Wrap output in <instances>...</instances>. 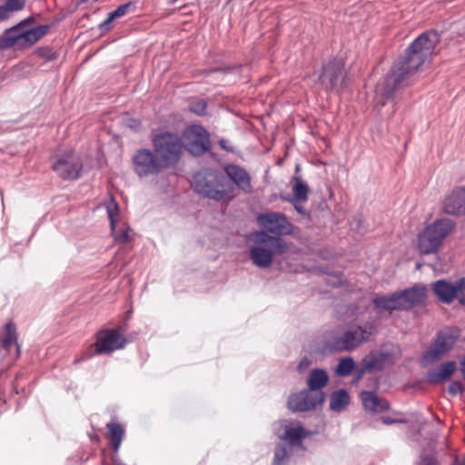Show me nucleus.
I'll return each instance as SVG.
<instances>
[{"label":"nucleus","instance_id":"72a5a7b5","mask_svg":"<svg viewBox=\"0 0 465 465\" xmlns=\"http://www.w3.org/2000/svg\"><path fill=\"white\" fill-rule=\"evenodd\" d=\"M207 103L203 99H194L189 104V111L203 116L206 114Z\"/></svg>","mask_w":465,"mask_h":465},{"label":"nucleus","instance_id":"473e14b6","mask_svg":"<svg viewBox=\"0 0 465 465\" xmlns=\"http://www.w3.org/2000/svg\"><path fill=\"white\" fill-rule=\"evenodd\" d=\"M106 209H107L108 218H109V222H110L111 232H114V230L116 228L117 218L119 216L118 205L115 202L111 201L107 204Z\"/></svg>","mask_w":465,"mask_h":465},{"label":"nucleus","instance_id":"9b49d317","mask_svg":"<svg viewBox=\"0 0 465 465\" xmlns=\"http://www.w3.org/2000/svg\"><path fill=\"white\" fill-rule=\"evenodd\" d=\"M21 354L16 325L9 321L0 329V362L16 361Z\"/></svg>","mask_w":465,"mask_h":465},{"label":"nucleus","instance_id":"aec40b11","mask_svg":"<svg viewBox=\"0 0 465 465\" xmlns=\"http://www.w3.org/2000/svg\"><path fill=\"white\" fill-rule=\"evenodd\" d=\"M398 292H395L391 295H383L372 299L371 303L378 313L384 311H402Z\"/></svg>","mask_w":465,"mask_h":465},{"label":"nucleus","instance_id":"3c124183","mask_svg":"<svg viewBox=\"0 0 465 465\" xmlns=\"http://www.w3.org/2000/svg\"><path fill=\"white\" fill-rule=\"evenodd\" d=\"M306 363H308V361H306V359H304V360L301 361L299 367L301 368L302 365H306Z\"/></svg>","mask_w":465,"mask_h":465},{"label":"nucleus","instance_id":"8fccbe9b","mask_svg":"<svg viewBox=\"0 0 465 465\" xmlns=\"http://www.w3.org/2000/svg\"><path fill=\"white\" fill-rule=\"evenodd\" d=\"M460 370H461V372H462V375H463V378L465 380V357L463 358V360L460 361Z\"/></svg>","mask_w":465,"mask_h":465},{"label":"nucleus","instance_id":"423d86ee","mask_svg":"<svg viewBox=\"0 0 465 465\" xmlns=\"http://www.w3.org/2000/svg\"><path fill=\"white\" fill-rule=\"evenodd\" d=\"M454 228V223L448 219H438L428 225L418 236V248L421 254L435 253L444 238Z\"/></svg>","mask_w":465,"mask_h":465},{"label":"nucleus","instance_id":"de8ad7c7","mask_svg":"<svg viewBox=\"0 0 465 465\" xmlns=\"http://www.w3.org/2000/svg\"><path fill=\"white\" fill-rule=\"evenodd\" d=\"M382 421L385 424H392V423H395V422H404V420H392V419H390V418H382Z\"/></svg>","mask_w":465,"mask_h":465},{"label":"nucleus","instance_id":"ddd939ff","mask_svg":"<svg viewBox=\"0 0 465 465\" xmlns=\"http://www.w3.org/2000/svg\"><path fill=\"white\" fill-rule=\"evenodd\" d=\"M323 391H314L308 388L297 393H292L288 400V407L292 411H308L316 409L323 403Z\"/></svg>","mask_w":465,"mask_h":465},{"label":"nucleus","instance_id":"c9c22d12","mask_svg":"<svg viewBox=\"0 0 465 465\" xmlns=\"http://www.w3.org/2000/svg\"><path fill=\"white\" fill-rule=\"evenodd\" d=\"M455 299L465 305V278H461L456 282Z\"/></svg>","mask_w":465,"mask_h":465},{"label":"nucleus","instance_id":"7c9ffc66","mask_svg":"<svg viewBox=\"0 0 465 465\" xmlns=\"http://www.w3.org/2000/svg\"><path fill=\"white\" fill-rule=\"evenodd\" d=\"M355 367V362L351 357L341 358L336 367V373L340 377L349 376Z\"/></svg>","mask_w":465,"mask_h":465},{"label":"nucleus","instance_id":"a211bd4d","mask_svg":"<svg viewBox=\"0 0 465 465\" xmlns=\"http://www.w3.org/2000/svg\"><path fill=\"white\" fill-rule=\"evenodd\" d=\"M402 311H407L422 303L427 297V288L423 285H414L411 288L397 292Z\"/></svg>","mask_w":465,"mask_h":465},{"label":"nucleus","instance_id":"393cba45","mask_svg":"<svg viewBox=\"0 0 465 465\" xmlns=\"http://www.w3.org/2000/svg\"><path fill=\"white\" fill-rule=\"evenodd\" d=\"M350 402L349 393L343 390H338L331 394L330 409L335 412L341 411Z\"/></svg>","mask_w":465,"mask_h":465},{"label":"nucleus","instance_id":"cd10ccee","mask_svg":"<svg viewBox=\"0 0 465 465\" xmlns=\"http://www.w3.org/2000/svg\"><path fill=\"white\" fill-rule=\"evenodd\" d=\"M454 344V339L451 335L445 331H440L434 340L432 345L439 351H442L445 354L449 352Z\"/></svg>","mask_w":465,"mask_h":465},{"label":"nucleus","instance_id":"a878e982","mask_svg":"<svg viewBox=\"0 0 465 465\" xmlns=\"http://www.w3.org/2000/svg\"><path fill=\"white\" fill-rule=\"evenodd\" d=\"M108 429V437L112 442V448L114 452L118 451L124 439V430L117 422H109L106 425Z\"/></svg>","mask_w":465,"mask_h":465},{"label":"nucleus","instance_id":"1a4fd4ad","mask_svg":"<svg viewBox=\"0 0 465 465\" xmlns=\"http://www.w3.org/2000/svg\"><path fill=\"white\" fill-rule=\"evenodd\" d=\"M183 149L194 156H201L211 149L210 134L200 124H193L183 132Z\"/></svg>","mask_w":465,"mask_h":465},{"label":"nucleus","instance_id":"79ce46f5","mask_svg":"<svg viewBox=\"0 0 465 465\" xmlns=\"http://www.w3.org/2000/svg\"><path fill=\"white\" fill-rule=\"evenodd\" d=\"M115 19L116 18L113 15V14L109 13L108 17L98 25V29L101 31V33L108 32L111 30L112 23Z\"/></svg>","mask_w":465,"mask_h":465},{"label":"nucleus","instance_id":"37998d69","mask_svg":"<svg viewBox=\"0 0 465 465\" xmlns=\"http://www.w3.org/2000/svg\"><path fill=\"white\" fill-rule=\"evenodd\" d=\"M463 390H464V388H463V384H462L461 381H453L449 385L448 391H449V393L451 396H456L458 394L462 393Z\"/></svg>","mask_w":465,"mask_h":465},{"label":"nucleus","instance_id":"6e6d98bb","mask_svg":"<svg viewBox=\"0 0 465 465\" xmlns=\"http://www.w3.org/2000/svg\"><path fill=\"white\" fill-rule=\"evenodd\" d=\"M378 104H380L381 106H384L386 104V102L385 101L378 102Z\"/></svg>","mask_w":465,"mask_h":465},{"label":"nucleus","instance_id":"6ab92c4d","mask_svg":"<svg viewBox=\"0 0 465 465\" xmlns=\"http://www.w3.org/2000/svg\"><path fill=\"white\" fill-rule=\"evenodd\" d=\"M224 171L226 175L243 193H251L252 192L251 175L244 168L237 164L230 163L224 167Z\"/></svg>","mask_w":465,"mask_h":465},{"label":"nucleus","instance_id":"2eb2a0df","mask_svg":"<svg viewBox=\"0 0 465 465\" xmlns=\"http://www.w3.org/2000/svg\"><path fill=\"white\" fill-rule=\"evenodd\" d=\"M258 222L266 230V232H271L276 237L290 235L293 231L292 223L289 222L286 215L281 213L271 212L260 214Z\"/></svg>","mask_w":465,"mask_h":465},{"label":"nucleus","instance_id":"412c9836","mask_svg":"<svg viewBox=\"0 0 465 465\" xmlns=\"http://www.w3.org/2000/svg\"><path fill=\"white\" fill-rule=\"evenodd\" d=\"M361 399L364 409L373 413H379L389 409V402L377 396L374 391H362Z\"/></svg>","mask_w":465,"mask_h":465},{"label":"nucleus","instance_id":"2f4dec72","mask_svg":"<svg viewBox=\"0 0 465 465\" xmlns=\"http://www.w3.org/2000/svg\"><path fill=\"white\" fill-rule=\"evenodd\" d=\"M445 353L442 351H439L433 345H431L422 355L421 362L423 365H430L440 361Z\"/></svg>","mask_w":465,"mask_h":465},{"label":"nucleus","instance_id":"49530a36","mask_svg":"<svg viewBox=\"0 0 465 465\" xmlns=\"http://www.w3.org/2000/svg\"><path fill=\"white\" fill-rule=\"evenodd\" d=\"M366 372H368V371L365 370V367L361 363L360 367L356 371V381L361 379Z\"/></svg>","mask_w":465,"mask_h":465},{"label":"nucleus","instance_id":"e433bc0d","mask_svg":"<svg viewBox=\"0 0 465 465\" xmlns=\"http://www.w3.org/2000/svg\"><path fill=\"white\" fill-rule=\"evenodd\" d=\"M37 54L46 61H54L57 58V54L50 47H40L37 49Z\"/></svg>","mask_w":465,"mask_h":465},{"label":"nucleus","instance_id":"dca6fc26","mask_svg":"<svg viewBox=\"0 0 465 465\" xmlns=\"http://www.w3.org/2000/svg\"><path fill=\"white\" fill-rule=\"evenodd\" d=\"M275 426V433L279 439L288 441L292 446H302V440L311 434L301 425H294L287 420L278 421Z\"/></svg>","mask_w":465,"mask_h":465},{"label":"nucleus","instance_id":"f704fd0d","mask_svg":"<svg viewBox=\"0 0 465 465\" xmlns=\"http://www.w3.org/2000/svg\"><path fill=\"white\" fill-rule=\"evenodd\" d=\"M5 10L7 18L11 16L14 11L22 10L25 6V0H6L4 5H1Z\"/></svg>","mask_w":465,"mask_h":465},{"label":"nucleus","instance_id":"bb28decb","mask_svg":"<svg viewBox=\"0 0 465 465\" xmlns=\"http://www.w3.org/2000/svg\"><path fill=\"white\" fill-rule=\"evenodd\" d=\"M293 181L295 182L292 187L293 197L289 200L301 201L302 203H306L308 201L310 188L309 185L302 181L301 176H293Z\"/></svg>","mask_w":465,"mask_h":465},{"label":"nucleus","instance_id":"58836bf2","mask_svg":"<svg viewBox=\"0 0 465 465\" xmlns=\"http://www.w3.org/2000/svg\"><path fill=\"white\" fill-rule=\"evenodd\" d=\"M134 7V4L132 2L119 5L114 11L111 12L115 18H120L126 15L132 8Z\"/></svg>","mask_w":465,"mask_h":465},{"label":"nucleus","instance_id":"c85d7f7f","mask_svg":"<svg viewBox=\"0 0 465 465\" xmlns=\"http://www.w3.org/2000/svg\"><path fill=\"white\" fill-rule=\"evenodd\" d=\"M454 344V339L451 335L445 331H440L434 340L432 345L439 351H442L445 354L449 352Z\"/></svg>","mask_w":465,"mask_h":465},{"label":"nucleus","instance_id":"864d4df0","mask_svg":"<svg viewBox=\"0 0 465 465\" xmlns=\"http://www.w3.org/2000/svg\"><path fill=\"white\" fill-rule=\"evenodd\" d=\"M219 70H220V69H218V68L213 69V70H211V71L206 72V74H210V73H213V72H218Z\"/></svg>","mask_w":465,"mask_h":465},{"label":"nucleus","instance_id":"09e8293b","mask_svg":"<svg viewBox=\"0 0 465 465\" xmlns=\"http://www.w3.org/2000/svg\"><path fill=\"white\" fill-rule=\"evenodd\" d=\"M7 16L5 15V10L0 5V22L7 20Z\"/></svg>","mask_w":465,"mask_h":465},{"label":"nucleus","instance_id":"4c0bfd02","mask_svg":"<svg viewBox=\"0 0 465 465\" xmlns=\"http://www.w3.org/2000/svg\"><path fill=\"white\" fill-rule=\"evenodd\" d=\"M114 241L119 243H126L130 240L129 236V228H125L120 231L114 230V232H112Z\"/></svg>","mask_w":465,"mask_h":465},{"label":"nucleus","instance_id":"ea45409f","mask_svg":"<svg viewBox=\"0 0 465 465\" xmlns=\"http://www.w3.org/2000/svg\"><path fill=\"white\" fill-rule=\"evenodd\" d=\"M134 7V4L132 2L119 5L114 11L111 12L115 18H120L126 15L132 8Z\"/></svg>","mask_w":465,"mask_h":465},{"label":"nucleus","instance_id":"5fc2aeb1","mask_svg":"<svg viewBox=\"0 0 465 465\" xmlns=\"http://www.w3.org/2000/svg\"><path fill=\"white\" fill-rule=\"evenodd\" d=\"M426 465H436V463L432 460H430Z\"/></svg>","mask_w":465,"mask_h":465},{"label":"nucleus","instance_id":"c03bdc74","mask_svg":"<svg viewBox=\"0 0 465 465\" xmlns=\"http://www.w3.org/2000/svg\"><path fill=\"white\" fill-rule=\"evenodd\" d=\"M218 144H219V146H220L223 150H224V151H226V152H228V153H232V152L234 151V150H233V147H232V145H230V144H229V142H228L227 140L223 139V138H222V139H220V140L218 141Z\"/></svg>","mask_w":465,"mask_h":465},{"label":"nucleus","instance_id":"603ef678","mask_svg":"<svg viewBox=\"0 0 465 465\" xmlns=\"http://www.w3.org/2000/svg\"><path fill=\"white\" fill-rule=\"evenodd\" d=\"M306 363H308V361H306V359H304V360L301 361L299 367L301 368L302 365H306Z\"/></svg>","mask_w":465,"mask_h":465},{"label":"nucleus","instance_id":"f8f14e48","mask_svg":"<svg viewBox=\"0 0 465 465\" xmlns=\"http://www.w3.org/2000/svg\"><path fill=\"white\" fill-rule=\"evenodd\" d=\"M52 169L63 180H76L81 176L83 162L75 153L68 152L56 157Z\"/></svg>","mask_w":465,"mask_h":465},{"label":"nucleus","instance_id":"b1692460","mask_svg":"<svg viewBox=\"0 0 465 465\" xmlns=\"http://www.w3.org/2000/svg\"><path fill=\"white\" fill-rule=\"evenodd\" d=\"M329 376L322 369H313L308 378V388L314 391H322V389L327 385Z\"/></svg>","mask_w":465,"mask_h":465},{"label":"nucleus","instance_id":"a19ab883","mask_svg":"<svg viewBox=\"0 0 465 465\" xmlns=\"http://www.w3.org/2000/svg\"><path fill=\"white\" fill-rule=\"evenodd\" d=\"M380 360L376 356H366L361 361V364L365 367V370L371 371L377 368Z\"/></svg>","mask_w":465,"mask_h":465},{"label":"nucleus","instance_id":"0eeeda50","mask_svg":"<svg viewBox=\"0 0 465 465\" xmlns=\"http://www.w3.org/2000/svg\"><path fill=\"white\" fill-rule=\"evenodd\" d=\"M373 330V323H368L365 327H351L341 336H335L326 341L325 350L330 352L351 351L361 343L368 341Z\"/></svg>","mask_w":465,"mask_h":465},{"label":"nucleus","instance_id":"f03ea898","mask_svg":"<svg viewBox=\"0 0 465 465\" xmlns=\"http://www.w3.org/2000/svg\"><path fill=\"white\" fill-rule=\"evenodd\" d=\"M192 186L198 194L217 202L229 201L233 197L232 183L217 169L205 168L194 173Z\"/></svg>","mask_w":465,"mask_h":465},{"label":"nucleus","instance_id":"f257e3e1","mask_svg":"<svg viewBox=\"0 0 465 465\" xmlns=\"http://www.w3.org/2000/svg\"><path fill=\"white\" fill-rule=\"evenodd\" d=\"M439 42L440 35L436 31L430 30L420 35L393 64L377 90L378 95L387 100L391 98L394 106V92L407 84L410 77L432 57Z\"/></svg>","mask_w":465,"mask_h":465},{"label":"nucleus","instance_id":"6e6552de","mask_svg":"<svg viewBox=\"0 0 465 465\" xmlns=\"http://www.w3.org/2000/svg\"><path fill=\"white\" fill-rule=\"evenodd\" d=\"M319 83L327 91L341 92L347 87V73L342 59L332 58L323 63Z\"/></svg>","mask_w":465,"mask_h":465},{"label":"nucleus","instance_id":"20e7f679","mask_svg":"<svg viewBox=\"0 0 465 465\" xmlns=\"http://www.w3.org/2000/svg\"><path fill=\"white\" fill-rule=\"evenodd\" d=\"M253 244L250 248V258L259 268H269L277 254H282L287 250V243L282 237L270 235L260 231L252 234Z\"/></svg>","mask_w":465,"mask_h":465},{"label":"nucleus","instance_id":"a18cd8bd","mask_svg":"<svg viewBox=\"0 0 465 465\" xmlns=\"http://www.w3.org/2000/svg\"><path fill=\"white\" fill-rule=\"evenodd\" d=\"M288 201H289V202H291V203L293 204V206H294L295 210H296L299 213H301V214H302V215L306 214V211H305V209H304V208L301 205V203H302L301 201H294V200H288Z\"/></svg>","mask_w":465,"mask_h":465},{"label":"nucleus","instance_id":"c756f323","mask_svg":"<svg viewBox=\"0 0 465 465\" xmlns=\"http://www.w3.org/2000/svg\"><path fill=\"white\" fill-rule=\"evenodd\" d=\"M290 458V450L285 444H277L274 450L272 465H286Z\"/></svg>","mask_w":465,"mask_h":465},{"label":"nucleus","instance_id":"4be33fe9","mask_svg":"<svg viewBox=\"0 0 465 465\" xmlns=\"http://www.w3.org/2000/svg\"><path fill=\"white\" fill-rule=\"evenodd\" d=\"M455 282L446 280H438L432 284V290L440 301L450 303L455 299Z\"/></svg>","mask_w":465,"mask_h":465},{"label":"nucleus","instance_id":"39448f33","mask_svg":"<svg viewBox=\"0 0 465 465\" xmlns=\"http://www.w3.org/2000/svg\"><path fill=\"white\" fill-rule=\"evenodd\" d=\"M151 142L153 151L165 169L179 163L183 152V143L177 134L163 131L153 134Z\"/></svg>","mask_w":465,"mask_h":465},{"label":"nucleus","instance_id":"4468645a","mask_svg":"<svg viewBox=\"0 0 465 465\" xmlns=\"http://www.w3.org/2000/svg\"><path fill=\"white\" fill-rule=\"evenodd\" d=\"M126 340L118 329L101 330L96 334L94 342L95 354H109L114 351L123 349Z\"/></svg>","mask_w":465,"mask_h":465},{"label":"nucleus","instance_id":"7ed1b4c3","mask_svg":"<svg viewBox=\"0 0 465 465\" xmlns=\"http://www.w3.org/2000/svg\"><path fill=\"white\" fill-rule=\"evenodd\" d=\"M49 31V25H33L27 20H24L18 25L5 31L0 37V50L14 48L15 50H24L31 47Z\"/></svg>","mask_w":465,"mask_h":465},{"label":"nucleus","instance_id":"9d476101","mask_svg":"<svg viewBox=\"0 0 465 465\" xmlns=\"http://www.w3.org/2000/svg\"><path fill=\"white\" fill-rule=\"evenodd\" d=\"M134 173L141 178L160 173L165 167L154 151L148 148L138 149L132 157Z\"/></svg>","mask_w":465,"mask_h":465},{"label":"nucleus","instance_id":"f3484780","mask_svg":"<svg viewBox=\"0 0 465 465\" xmlns=\"http://www.w3.org/2000/svg\"><path fill=\"white\" fill-rule=\"evenodd\" d=\"M444 213L454 215H465V185L455 187L443 202Z\"/></svg>","mask_w":465,"mask_h":465},{"label":"nucleus","instance_id":"5701e85b","mask_svg":"<svg viewBox=\"0 0 465 465\" xmlns=\"http://www.w3.org/2000/svg\"><path fill=\"white\" fill-rule=\"evenodd\" d=\"M457 369L456 362L453 361L442 363L437 370L428 373V379L430 383L438 384L448 381Z\"/></svg>","mask_w":465,"mask_h":465}]
</instances>
